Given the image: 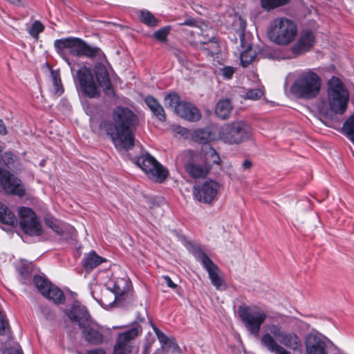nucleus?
Returning a JSON list of instances; mask_svg holds the SVG:
<instances>
[{
    "label": "nucleus",
    "instance_id": "nucleus-1",
    "mask_svg": "<svg viewBox=\"0 0 354 354\" xmlns=\"http://www.w3.org/2000/svg\"><path fill=\"white\" fill-rule=\"evenodd\" d=\"M138 124V116L134 112H112L109 118L101 121L99 128L109 136L117 150L128 151L135 145Z\"/></svg>",
    "mask_w": 354,
    "mask_h": 354
},
{
    "label": "nucleus",
    "instance_id": "nucleus-2",
    "mask_svg": "<svg viewBox=\"0 0 354 354\" xmlns=\"http://www.w3.org/2000/svg\"><path fill=\"white\" fill-rule=\"evenodd\" d=\"M54 47L58 55L65 60L71 70L73 69V66L68 57V55L86 57L90 59L104 55L100 48L91 46L83 39L75 37L56 39L54 41Z\"/></svg>",
    "mask_w": 354,
    "mask_h": 354
},
{
    "label": "nucleus",
    "instance_id": "nucleus-3",
    "mask_svg": "<svg viewBox=\"0 0 354 354\" xmlns=\"http://www.w3.org/2000/svg\"><path fill=\"white\" fill-rule=\"evenodd\" d=\"M322 78L312 69L301 73L290 88L295 97L304 100L316 98L321 91Z\"/></svg>",
    "mask_w": 354,
    "mask_h": 354
},
{
    "label": "nucleus",
    "instance_id": "nucleus-4",
    "mask_svg": "<svg viewBox=\"0 0 354 354\" xmlns=\"http://www.w3.org/2000/svg\"><path fill=\"white\" fill-rule=\"evenodd\" d=\"M188 159L184 163L187 174L193 178L205 177L209 172L212 165L219 164L220 157L216 150L209 147L204 158L201 155L192 151L188 152Z\"/></svg>",
    "mask_w": 354,
    "mask_h": 354
},
{
    "label": "nucleus",
    "instance_id": "nucleus-5",
    "mask_svg": "<svg viewBox=\"0 0 354 354\" xmlns=\"http://www.w3.org/2000/svg\"><path fill=\"white\" fill-rule=\"evenodd\" d=\"M254 130L243 120H237L221 126L218 139L228 145H239L252 138Z\"/></svg>",
    "mask_w": 354,
    "mask_h": 354
},
{
    "label": "nucleus",
    "instance_id": "nucleus-6",
    "mask_svg": "<svg viewBox=\"0 0 354 354\" xmlns=\"http://www.w3.org/2000/svg\"><path fill=\"white\" fill-rule=\"evenodd\" d=\"M297 34V28L295 22L285 17L274 19L267 30L269 39L279 46L290 44Z\"/></svg>",
    "mask_w": 354,
    "mask_h": 354
},
{
    "label": "nucleus",
    "instance_id": "nucleus-7",
    "mask_svg": "<svg viewBox=\"0 0 354 354\" xmlns=\"http://www.w3.org/2000/svg\"><path fill=\"white\" fill-rule=\"evenodd\" d=\"M327 101L330 111H346L349 102V93L342 81L335 77L329 80Z\"/></svg>",
    "mask_w": 354,
    "mask_h": 354
},
{
    "label": "nucleus",
    "instance_id": "nucleus-8",
    "mask_svg": "<svg viewBox=\"0 0 354 354\" xmlns=\"http://www.w3.org/2000/svg\"><path fill=\"white\" fill-rule=\"evenodd\" d=\"M108 290L114 295L113 302L118 306L125 307L133 300V295L131 290V282L127 276L116 277L113 275L106 283Z\"/></svg>",
    "mask_w": 354,
    "mask_h": 354
},
{
    "label": "nucleus",
    "instance_id": "nucleus-9",
    "mask_svg": "<svg viewBox=\"0 0 354 354\" xmlns=\"http://www.w3.org/2000/svg\"><path fill=\"white\" fill-rule=\"evenodd\" d=\"M190 246L191 252L207 272L212 285L217 290H225L226 286L223 277L220 276V270L218 267L198 245L191 244Z\"/></svg>",
    "mask_w": 354,
    "mask_h": 354
},
{
    "label": "nucleus",
    "instance_id": "nucleus-10",
    "mask_svg": "<svg viewBox=\"0 0 354 354\" xmlns=\"http://www.w3.org/2000/svg\"><path fill=\"white\" fill-rule=\"evenodd\" d=\"M239 317L250 334L257 336L261 326L265 322L267 315L265 311L256 306H240L238 309Z\"/></svg>",
    "mask_w": 354,
    "mask_h": 354
},
{
    "label": "nucleus",
    "instance_id": "nucleus-11",
    "mask_svg": "<svg viewBox=\"0 0 354 354\" xmlns=\"http://www.w3.org/2000/svg\"><path fill=\"white\" fill-rule=\"evenodd\" d=\"M134 162L151 180L162 183L168 175V171L149 153L145 151L135 158Z\"/></svg>",
    "mask_w": 354,
    "mask_h": 354
},
{
    "label": "nucleus",
    "instance_id": "nucleus-12",
    "mask_svg": "<svg viewBox=\"0 0 354 354\" xmlns=\"http://www.w3.org/2000/svg\"><path fill=\"white\" fill-rule=\"evenodd\" d=\"M267 329L268 333L263 334L261 338V346L274 354H291L277 342V339L280 342L286 333L282 326L272 324L268 325Z\"/></svg>",
    "mask_w": 354,
    "mask_h": 354
},
{
    "label": "nucleus",
    "instance_id": "nucleus-13",
    "mask_svg": "<svg viewBox=\"0 0 354 354\" xmlns=\"http://www.w3.org/2000/svg\"><path fill=\"white\" fill-rule=\"evenodd\" d=\"M19 226L26 234L38 236L42 234L43 228L35 211L28 207H20L18 209Z\"/></svg>",
    "mask_w": 354,
    "mask_h": 354
},
{
    "label": "nucleus",
    "instance_id": "nucleus-14",
    "mask_svg": "<svg viewBox=\"0 0 354 354\" xmlns=\"http://www.w3.org/2000/svg\"><path fill=\"white\" fill-rule=\"evenodd\" d=\"M142 328L139 324H134L132 327L120 333L113 346V354H129L132 351L133 340L142 333Z\"/></svg>",
    "mask_w": 354,
    "mask_h": 354
},
{
    "label": "nucleus",
    "instance_id": "nucleus-15",
    "mask_svg": "<svg viewBox=\"0 0 354 354\" xmlns=\"http://www.w3.org/2000/svg\"><path fill=\"white\" fill-rule=\"evenodd\" d=\"M0 185L4 192L10 195L24 197L26 189L22 181L8 170L0 167Z\"/></svg>",
    "mask_w": 354,
    "mask_h": 354
},
{
    "label": "nucleus",
    "instance_id": "nucleus-16",
    "mask_svg": "<svg viewBox=\"0 0 354 354\" xmlns=\"http://www.w3.org/2000/svg\"><path fill=\"white\" fill-rule=\"evenodd\" d=\"M221 184L209 180L204 181L201 185L194 187V194L196 198L203 203L212 204L218 199Z\"/></svg>",
    "mask_w": 354,
    "mask_h": 354
},
{
    "label": "nucleus",
    "instance_id": "nucleus-17",
    "mask_svg": "<svg viewBox=\"0 0 354 354\" xmlns=\"http://www.w3.org/2000/svg\"><path fill=\"white\" fill-rule=\"evenodd\" d=\"M76 79L82 93L90 98L97 97L100 95L97 86L94 81L90 68L83 66L77 71Z\"/></svg>",
    "mask_w": 354,
    "mask_h": 354
},
{
    "label": "nucleus",
    "instance_id": "nucleus-18",
    "mask_svg": "<svg viewBox=\"0 0 354 354\" xmlns=\"http://www.w3.org/2000/svg\"><path fill=\"white\" fill-rule=\"evenodd\" d=\"M80 328L82 337L87 344L99 346L104 343L105 335L103 327L93 319Z\"/></svg>",
    "mask_w": 354,
    "mask_h": 354
},
{
    "label": "nucleus",
    "instance_id": "nucleus-19",
    "mask_svg": "<svg viewBox=\"0 0 354 354\" xmlns=\"http://www.w3.org/2000/svg\"><path fill=\"white\" fill-rule=\"evenodd\" d=\"M64 313L79 328L92 319L86 307L79 301H75L69 308L64 309Z\"/></svg>",
    "mask_w": 354,
    "mask_h": 354
},
{
    "label": "nucleus",
    "instance_id": "nucleus-20",
    "mask_svg": "<svg viewBox=\"0 0 354 354\" xmlns=\"http://www.w3.org/2000/svg\"><path fill=\"white\" fill-rule=\"evenodd\" d=\"M306 354H327V344L324 337L309 333L305 338Z\"/></svg>",
    "mask_w": 354,
    "mask_h": 354
},
{
    "label": "nucleus",
    "instance_id": "nucleus-21",
    "mask_svg": "<svg viewBox=\"0 0 354 354\" xmlns=\"http://www.w3.org/2000/svg\"><path fill=\"white\" fill-rule=\"evenodd\" d=\"M93 70L99 86L103 88L106 95H113L114 92L106 67L102 64L97 63L94 66Z\"/></svg>",
    "mask_w": 354,
    "mask_h": 354
},
{
    "label": "nucleus",
    "instance_id": "nucleus-22",
    "mask_svg": "<svg viewBox=\"0 0 354 354\" xmlns=\"http://www.w3.org/2000/svg\"><path fill=\"white\" fill-rule=\"evenodd\" d=\"M315 36L313 32L306 30L301 33L297 42L292 46L291 51L295 55H301L308 51L313 46Z\"/></svg>",
    "mask_w": 354,
    "mask_h": 354
},
{
    "label": "nucleus",
    "instance_id": "nucleus-23",
    "mask_svg": "<svg viewBox=\"0 0 354 354\" xmlns=\"http://www.w3.org/2000/svg\"><path fill=\"white\" fill-rule=\"evenodd\" d=\"M164 104L166 108L174 111H196V108L193 104L185 102H180L179 95L176 93H170L165 95L164 98Z\"/></svg>",
    "mask_w": 354,
    "mask_h": 354
},
{
    "label": "nucleus",
    "instance_id": "nucleus-24",
    "mask_svg": "<svg viewBox=\"0 0 354 354\" xmlns=\"http://www.w3.org/2000/svg\"><path fill=\"white\" fill-rule=\"evenodd\" d=\"M106 259L98 255L95 251L85 253L82 260V266L84 270L89 273L95 268L104 262H106Z\"/></svg>",
    "mask_w": 354,
    "mask_h": 354
},
{
    "label": "nucleus",
    "instance_id": "nucleus-25",
    "mask_svg": "<svg viewBox=\"0 0 354 354\" xmlns=\"http://www.w3.org/2000/svg\"><path fill=\"white\" fill-rule=\"evenodd\" d=\"M45 224L53 230L57 234L67 236L72 234L75 230L74 227L64 223L59 222L52 216H47L44 219Z\"/></svg>",
    "mask_w": 354,
    "mask_h": 354
},
{
    "label": "nucleus",
    "instance_id": "nucleus-26",
    "mask_svg": "<svg viewBox=\"0 0 354 354\" xmlns=\"http://www.w3.org/2000/svg\"><path fill=\"white\" fill-rule=\"evenodd\" d=\"M344 112H313L315 117L318 118L328 127H334L339 124Z\"/></svg>",
    "mask_w": 354,
    "mask_h": 354
},
{
    "label": "nucleus",
    "instance_id": "nucleus-27",
    "mask_svg": "<svg viewBox=\"0 0 354 354\" xmlns=\"http://www.w3.org/2000/svg\"><path fill=\"white\" fill-rule=\"evenodd\" d=\"M212 35L209 34L204 35L202 33V39L199 42L203 46L204 50H206L209 55H213L218 51V44L214 30H212Z\"/></svg>",
    "mask_w": 354,
    "mask_h": 354
},
{
    "label": "nucleus",
    "instance_id": "nucleus-28",
    "mask_svg": "<svg viewBox=\"0 0 354 354\" xmlns=\"http://www.w3.org/2000/svg\"><path fill=\"white\" fill-rule=\"evenodd\" d=\"M193 140L200 144L205 145L217 139L216 134L210 128L196 130L192 135Z\"/></svg>",
    "mask_w": 354,
    "mask_h": 354
},
{
    "label": "nucleus",
    "instance_id": "nucleus-29",
    "mask_svg": "<svg viewBox=\"0 0 354 354\" xmlns=\"http://www.w3.org/2000/svg\"><path fill=\"white\" fill-rule=\"evenodd\" d=\"M279 342L294 351H301L302 342L295 333H286Z\"/></svg>",
    "mask_w": 354,
    "mask_h": 354
},
{
    "label": "nucleus",
    "instance_id": "nucleus-30",
    "mask_svg": "<svg viewBox=\"0 0 354 354\" xmlns=\"http://www.w3.org/2000/svg\"><path fill=\"white\" fill-rule=\"evenodd\" d=\"M0 223L11 226L17 223L15 214L1 202H0Z\"/></svg>",
    "mask_w": 354,
    "mask_h": 354
},
{
    "label": "nucleus",
    "instance_id": "nucleus-31",
    "mask_svg": "<svg viewBox=\"0 0 354 354\" xmlns=\"http://www.w3.org/2000/svg\"><path fill=\"white\" fill-rule=\"evenodd\" d=\"M44 296L52 300L55 304H63L66 299L63 291L53 283L48 287Z\"/></svg>",
    "mask_w": 354,
    "mask_h": 354
},
{
    "label": "nucleus",
    "instance_id": "nucleus-32",
    "mask_svg": "<svg viewBox=\"0 0 354 354\" xmlns=\"http://www.w3.org/2000/svg\"><path fill=\"white\" fill-rule=\"evenodd\" d=\"M342 133L354 145V113L344 121L342 126Z\"/></svg>",
    "mask_w": 354,
    "mask_h": 354
},
{
    "label": "nucleus",
    "instance_id": "nucleus-33",
    "mask_svg": "<svg viewBox=\"0 0 354 354\" xmlns=\"http://www.w3.org/2000/svg\"><path fill=\"white\" fill-rule=\"evenodd\" d=\"M153 328L162 346L169 344L170 347H178V344H176L174 338L168 337L163 332L155 326H153Z\"/></svg>",
    "mask_w": 354,
    "mask_h": 354
},
{
    "label": "nucleus",
    "instance_id": "nucleus-34",
    "mask_svg": "<svg viewBox=\"0 0 354 354\" xmlns=\"http://www.w3.org/2000/svg\"><path fill=\"white\" fill-rule=\"evenodd\" d=\"M256 52L251 47H248L240 55V59L241 65L243 67H247L251 64L256 57Z\"/></svg>",
    "mask_w": 354,
    "mask_h": 354
},
{
    "label": "nucleus",
    "instance_id": "nucleus-35",
    "mask_svg": "<svg viewBox=\"0 0 354 354\" xmlns=\"http://www.w3.org/2000/svg\"><path fill=\"white\" fill-rule=\"evenodd\" d=\"M33 283L37 290L44 295L46 292L47 289L52 284L47 279L40 275H35Z\"/></svg>",
    "mask_w": 354,
    "mask_h": 354
},
{
    "label": "nucleus",
    "instance_id": "nucleus-36",
    "mask_svg": "<svg viewBox=\"0 0 354 354\" xmlns=\"http://www.w3.org/2000/svg\"><path fill=\"white\" fill-rule=\"evenodd\" d=\"M289 0H261V6L266 10L285 5Z\"/></svg>",
    "mask_w": 354,
    "mask_h": 354
},
{
    "label": "nucleus",
    "instance_id": "nucleus-37",
    "mask_svg": "<svg viewBox=\"0 0 354 354\" xmlns=\"http://www.w3.org/2000/svg\"><path fill=\"white\" fill-rule=\"evenodd\" d=\"M51 76L53 79V84L55 89V92L57 95H61L64 92V88L62 84L61 79L59 73L57 71H52Z\"/></svg>",
    "mask_w": 354,
    "mask_h": 354
},
{
    "label": "nucleus",
    "instance_id": "nucleus-38",
    "mask_svg": "<svg viewBox=\"0 0 354 354\" xmlns=\"http://www.w3.org/2000/svg\"><path fill=\"white\" fill-rule=\"evenodd\" d=\"M44 30V26L39 21H35L28 29V32L34 38H38L39 35Z\"/></svg>",
    "mask_w": 354,
    "mask_h": 354
},
{
    "label": "nucleus",
    "instance_id": "nucleus-39",
    "mask_svg": "<svg viewBox=\"0 0 354 354\" xmlns=\"http://www.w3.org/2000/svg\"><path fill=\"white\" fill-rule=\"evenodd\" d=\"M178 116L189 122H196L201 118V112H176Z\"/></svg>",
    "mask_w": 354,
    "mask_h": 354
},
{
    "label": "nucleus",
    "instance_id": "nucleus-40",
    "mask_svg": "<svg viewBox=\"0 0 354 354\" xmlns=\"http://www.w3.org/2000/svg\"><path fill=\"white\" fill-rule=\"evenodd\" d=\"M140 18L141 21L148 26H155L157 25L156 17L149 11H142Z\"/></svg>",
    "mask_w": 354,
    "mask_h": 354
},
{
    "label": "nucleus",
    "instance_id": "nucleus-41",
    "mask_svg": "<svg viewBox=\"0 0 354 354\" xmlns=\"http://www.w3.org/2000/svg\"><path fill=\"white\" fill-rule=\"evenodd\" d=\"M171 27L167 26H165L158 30L153 32V37L160 41H165L167 40V37L170 32Z\"/></svg>",
    "mask_w": 354,
    "mask_h": 354
},
{
    "label": "nucleus",
    "instance_id": "nucleus-42",
    "mask_svg": "<svg viewBox=\"0 0 354 354\" xmlns=\"http://www.w3.org/2000/svg\"><path fill=\"white\" fill-rule=\"evenodd\" d=\"M10 330L9 324L4 312L0 308V335H5Z\"/></svg>",
    "mask_w": 354,
    "mask_h": 354
},
{
    "label": "nucleus",
    "instance_id": "nucleus-43",
    "mask_svg": "<svg viewBox=\"0 0 354 354\" xmlns=\"http://www.w3.org/2000/svg\"><path fill=\"white\" fill-rule=\"evenodd\" d=\"M145 101L151 111H163V108L161 106V105L152 96L146 97Z\"/></svg>",
    "mask_w": 354,
    "mask_h": 354
},
{
    "label": "nucleus",
    "instance_id": "nucleus-44",
    "mask_svg": "<svg viewBox=\"0 0 354 354\" xmlns=\"http://www.w3.org/2000/svg\"><path fill=\"white\" fill-rule=\"evenodd\" d=\"M235 69L232 66H223L216 71V73L223 76L226 80H230L232 77Z\"/></svg>",
    "mask_w": 354,
    "mask_h": 354
},
{
    "label": "nucleus",
    "instance_id": "nucleus-45",
    "mask_svg": "<svg viewBox=\"0 0 354 354\" xmlns=\"http://www.w3.org/2000/svg\"><path fill=\"white\" fill-rule=\"evenodd\" d=\"M263 95V91L261 88H254L248 90L245 93V98L250 100H258Z\"/></svg>",
    "mask_w": 354,
    "mask_h": 354
},
{
    "label": "nucleus",
    "instance_id": "nucleus-46",
    "mask_svg": "<svg viewBox=\"0 0 354 354\" xmlns=\"http://www.w3.org/2000/svg\"><path fill=\"white\" fill-rule=\"evenodd\" d=\"M1 160L6 166L10 167V166L15 162L16 160V156H15L10 151L5 152L1 155Z\"/></svg>",
    "mask_w": 354,
    "mask_h": 354
},
{
    "label": "nucleus",
    "instance_id": "nucleus-47",
    "mask_svg": "<svg viewBox=\"0 0 354 354\" xmlns=\"http://www.w3.org/2000/svg\"><path fill=\"white\" fill-rule=\"evenodd\" d=\"M232 109L231 101L229 99L220 100L215 111H230Z\"/></svg>",
    "mask_w": 354,
    "mask_h": 354
},
{
    "label": "nucleus",
    "instance_id": "nucleus-48",
    "mask_svg": "<svg viewBox=\"0 0 354 354\" xmlns=\"http://www.w3.org/2000/svg\"><path fill=\"white\" fill-rule=\"evenodd\" d=\"M162 278L164 279L165 283L167 284V286L168 287L174 290L177 294L180 295V290H181L180 288H179L177 284H176L175 283L173 282V281L171 280L170 277H169L167 275H165L162 277Z\"/></svg>",
    "mask_w": 354,
    "mask_h": 354
},
{
    "label": "nucleus",
    "instance_id": "nucleus-49",
    "mask_svg": "<svg viewBox=\"0 0 354 354\" xmlns=\"http://www.w3.org/2000/svg\"><path fill=\"white\" fill-rule=\"evenodd\" d=\"M30 265L23 264L19 268V272L24 279H28L30 276Z\"/></svg>",
    "mask_w": 354,
    "mask_h": 354
},
{
    "label": "nucleus",
    "instance_id": "nucleus-50",
    "mask_svg": "<svg viewBox=\"0 0 354 354\" xmlns=\"http://www.w3.org/2000/svg\"><path fill=\"white\" fill-rule=\"evenodd\" d=\"M42 313L48 319H52L55 317L54 313L47 306H42L41 308Z\"/></svg>",
    "mask_w": 354,
    "mask_h": 354
},
{
    "label": "nucleus",
    "instance_id": "nucleus-51",
    "mask_svg": "<svg viewBox=\"0 0 354 354\" xmlns=\"http://www.w3.org/2000/svg\"><path fill=\"white\" fill-rule=\"evenodd\" d=\"M209 113H212V112H208ZM214 115L218 118L223 120H227L230 118L231 112H213Z\"/></svg>",
    "mask_w": 354,
    "mask_h": 354
},
{
    "label": "nucleus",
    "instance_id": "nucleus-52",
    "mask_svg": "<svg viewBox=\"0 0 354 354\" xmlns=\"http://www.w3.org/2000/svg\"><path fill=\"white\" fill-rule=\"evenodd\" d=\"M174 54L181 64H184L186 57L183 52H181L178 49H175L174 50Z\"/></svg>",
    "mask_w": 354,
    "mask_h": 354
},
{
    "label": "nucleus",
    "instance_id": "nucleus-53",
    "mask_svg": "<svg viewBox=\"0 0 354 354\" xmlns=\"http://www.w3.org/2000/svg\"><path fill=\"white\" fill-rule=\"evenodd\" d=\"M153 116L161 122L166 120L165 112H153Z\"/></svg>",
    "mask_w": 354,
    "mask_h": 354
},
{
    "label": "nucleus",
    "instance_id": "nucleus-54",
    "mask_svg": "<svg viewBox=\"0 0 354 354\" xmlns=\"http://www.w3.org/2000/svg\"><path fill=\"white\" fill-rule=\"evenodd\" d=\"M86 354H106V353L103 348H94L88 351Z\"/></svg>",
    "mask_w": 354,
    "mask_h": 354
},
{
    "label": "nucleus",
    "instance_id": "nucleus-55",
    "mask_svg": "<svg viewBox=\"0 0 354 354\" xmlns=\"http://www.w3.org/2000/svg\"><path fill=\"white\" fill-rule=\"evenodd\" d=\"M181 25H185V26H196V21L194 19H188L186 21H185L183 23H182Z\"/></svg>",
    "mask_w": 354,
    "mask_h": 354
},
{
    "label": "nucleus",
    "instance_id": "nucleus-56",
    "mask_svg": "<svg viewBox=\"0 0 354 354\" xmlns=\"http://www.w3.org/2000/svg\"><path fill=\"white\" fill-rule=\"evenodd\" d=\"M7 133L6 127L2 120L0 119V134L6 135Z\"/></svg>",
    "mask_w": 354,
    "mask_h": 354
},
{
    "label": "nucleus",
    "instance_id": "nucleus-57",
    "mask_svg": "<svg viewBox=\"0 0 354 354\" xmlns=\"http://www.w3.org/2000/svg\"><path fill=\"white\" fill-rule=\"evenodd\" d=\"M252 162L248 159L245 160L243 162L242 167L244 169H250L252 167Z\"/></svg>",
    "mask_w": 354,
    "mask_h": 354
},
{
    "label": "nucleus",
    "instance_id": "nucleus-58",
    "mask_svg": "<svg viewBox=\"0 0 354 354\" xmlns=\"http://www.w3.org/2000/svg\"><path fill=\"white\" fill-rule=\"evenodd\" d=\"M239 21L240 23V26H241V33H240V36L241 37H243V30L245 28V22L241 18V17H239Z\"/></svg>",
    "mask_w": 354,
    "mask_h": 354
},
{
    "label": "nucleus",
    "instance_id": "nucleus-59",
    "mask_svg": "<svg viewBox=\"0 0 354 354\" xmlns=\"http://www.w3.org/2000/svg\"><path fill=\"white\" fill-rule=\"evenodd\" d=\"M6 354H24V353L21 348H17V349H11L8 352H7Z\"/></svg>",
    "mask_w": 354,
    "mask_h": 354
},
{
    "label": "nucleus",
    "instance_id": "nucleus-60",
    "mask_svg": "<svg viewBox=\"0 0 354 354\" xmlns=\"http://www.w3.org/2000/svg\"><path fill=\"white\" fill-rule=\"evenodd\" d=\"M178 133L179 134L184 135V133L187 131V129H185V128H182V127H178Z\"/></svg>",
    "mask_w": 354,
    "mask_h": 354
},
{
    "label": "nucleus",
    "instance_id": "nucleus-61",
    "mask_svg": "<svg viewBox=\"0 0 354 354\" xmlns=\"http://www.w3.org/2000/svg\"><path fill=\"white\" fill-rule=\"evenodd\" d=\"M6 1L11 3L16 4V5L19 4L20 2V0H6Z\"/></svg>",
    "mask_w": 354,
    "mask_h": 354
},
{
    "label": "nucleus",
    "instance_id": "nucleus-62",
    "mask_svg": "<svg viewBox=\"0 0 354 354\" xmlns=\"http://www.w3.org/2000/svg\"><path fill=\"white\" fill-rule=\"evenodd\" d=\"M119 111H129L127 109H120V110Z\"/></svg>",
    "mask_w": 354,
    "mask_h": 354
},
{
    "label": "nucleus",
    "instance_id": "nucleus-63",
    "mask_svg": "<svg viewBox=\"0 0 354 354\" xmlns=\"http://www.w3.org/2000/svg\"><path fill=\"white\" fill-rule=\"evenodd\" d=\"M145 320L144 318H142L141 319H140V322H143Z\"/></svg>",
    "mask_w": 354,
    "mask_h": 354
}]
</instances>
